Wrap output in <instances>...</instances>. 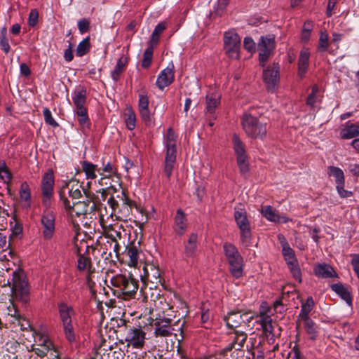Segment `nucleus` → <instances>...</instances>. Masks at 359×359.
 <instances>
[{
    "instance_id": "18",
    "label": "nucleus",
    "mask_w": 359,
    "mask_h": 359,
    "mask_svg": "<svg viewBox=\"0 0 359 359\" xmlns=\"http://www.w3.org/2000/svg\"><path fill=\"white\" fill-rule=\"evenodd\" d=\"M143 271V275H141L142 281H149L156 285L161 283L160 269L154 264H144Z\"/></svg>"
},
{
    "instance_id": "25",
    "label": "nucleus",
    "mask_w": 359,
    "mask_h": 359,
    "mask_svg": "<svg viewBox=\"0 0 359 359\" xmlns=\"http://www.w3.org/2000/svg\"><path fill=\"white\" fill-rule=\"evenodd\" d=\"M138 107L143 121L149 123L151 121V114L149 109V98L146 95H139Z\"/></svg>"
},
{
    "instance_id": "57",
    "label": "nucleus",
    "mask_w": 359,
    "mask_h": 359,
    "mask_svg": "<svg viewBox=\"0 0 359 359\" xmlns=\"http://www.w3.org/2000/svg\"><path fill=\"white\" fill-rule=\"evenodd\" d=\"M107 203L109 204V207L111 209L110 215L112 216L113 215H115L117 216V211L119 208V199L117 200L114 196H111L107 200Z\"/></svg>"
},
{
    "instance_id": "51",
    "label": "nucleus",
    "mask_w": 359,
    "mask_h": 359,
    "mask_svg": "<svg viewBox=\"0 0 359 359\" xmlns=\"http://www.w3.org/2000/svg\"><path fill=\"white\" fill-rule=\"evenodd\" d=\"M318 91V86L317 85L313 86L311 93L309 95L306 99V104L312 109L315 107V104L317 100L316 94Z\"/></svg>"
},
{
    "instance_id": "38",
    "label": "nucleus",
    "mask_w": 359,
    "mask_h": 359,
    "mask_svg": "<svg viewBox=\"0 0 359 359\" xmlns=\"http://www.w3.org/2000/svg\"><path fill=\"white\" fill-rule=\"evenodd\" d=\"M304 322V327L310 339L315 340L317 337V326L310 318L302 319Z\"/></svg>"
},
{
    "instance_id": "7",
    "label": "nucleus",
    "mask_w": 359,
    "mask_h": 359,
    "mask_svg": "<svg viewBox=\"0 0 359 359\" xmlns=\"http://www.w3.org/2000/svg\"><path fill=\"white\" fill-rule=\"evenodd\" d=\"M176 142L177 135L173 130L169 128L166 134V154L164 161V172L168 179L172 175L176 161Z\"/></svg>"
},
{
    "instance_id": "60",
    "label": "nucleus",
    "mask_w": 359,
    "mask_h": 359,
    "mask_svg": "<svg viewBox=\"0 0 359 359\" xmlns=\"http://www.w3.org/2000/svg\"><path fill=\"white\" fill-rule=\"evenodd\" d=\"M135 114L133 111H130L128 118L126 120V126L130 130H133L135 127Z\"/></svg>"
},
{
    "instance_id": "30",
    "label": "nucleus",
    "mask_w": 359,
    "mask_h": 359,
    "mask_svg": "<svg viewBox=\"0 0 359 359\" xmlns=\"http://www.w3.org/2000/svg\"><path fill=\"white\" fill-rule=\"evenodd\" d=\"M232 141L233 148L236 155V158H246L248 155L245 150V146L236 133L233 134Z\"/></svg>"
},
{
    "instance_id": "32",
    "label": "nucleus",
    "mask_w": 359,
    "mask_h": 359,
    "mask_svg": "<svg viewBox=\"0 0 359 359\" xmlns=\"http://www.w3.org/2000/svg\"><path fill=\"white\" fill-rule=\"evenodd\" d=\"M128 62V57H121L117 62L114 69L111 72V77L114 81H117L124 71V68Z\"/></svg>"
},
{
    "instance_id": "26",
    "label": "nucleus",
    "mask_w": 359,
    "mask_h": 359,
    "mask_svg": "<svg viewBox=\"0 0 359 359\" xmlns=\"http://www.w3.org/2000/svg\"><path fill=\"white\" fill-rule=\"evenodd\" d=\"M331 289L336 292L349 306L352 305V297L348 287L342 283H334L331 285Z\"/></svg>"
},
{
    "instance_id": "50",
    "label": "nucleus",
    "mask_w": 359,
    "mask_h": 359,
    "mask_svg": "<svg viewBox=\"0 0 359 359\" xmlns=\"http://www.w3.org/2000/svg\"><path fill=\"white\" fill-rule=\"evenodd\" d=\"M261 325H262V330L266 336L268 334H272L273 326L271 324V319L269 316H262Z\"/></svg>"
},
{
    "instance_id": "62",
    "label": "nucleus",
    "mask_w": 359,
    "mask_h": 359,
    "mask_svg": "<svg viewBox=\"0 0 359 359\" xmlns=\"http://www.w3.org/2000/svg\"><path fill=\"white\" fill-rule=\"evenodd\" d=\"M15 224L11 227L12 235L18 236L22 233V225L20 222H18L15 218Z\"/></svg>"
},
{
    "instance_id": "63",
    "label": "nucleus",
    "mask_w": 359,
    "mask_h": 359,
    "mask_svg": "<svg viewBox=\"0 0 359 359\" xmlns=\"http://www.w3.org/2000/svg\"><path fill=\"white\" fill-rule=\"evenodd\" d=\"M344 184H340L337 185V190L339 194V195L341 198H348L352 196V192L345 190L344 189Z\"/></svg>"
},
{
    "instance_id": "49",
    "label": "nucleus",
    "mask_w": 359,
    "mask_h": 359,
    "mask_svg": "<svg viewBox=\"0 0 359 359\" xmlns=\"http://www.w3.org/2000/svg\"><path fill=\"white\" fill-rule=\"evenodd\" d=\"M287 266L293 278L299 283H302V273L298 264V261L292 264H289Z\"/></svg>"
},
{
    "instance_id": "53",
    "label": "nucleus",
    "mask_w": 359,
    "mask_h": 359,
    "mask_svg": "<svg viewBox=\"0 0 359 359\" xmlns=\"http://www.w3.org/2000/svg\"><path fill=\"white\" fill-rule=\"evenodd\" d=\"M20 196L22 200L29 201L31 198L30 189L28 184L24 182L21 184L20 190Z\"/></svg>"
},
{
    "instance_id": "3",
    "label": "nucleus",
    "mask_w": 359,
    "mask_h": 359,
    "mask_svg": "<svg viewBox=\"0 0 359 359\" xmlns=\"http://www.w3.org/2000/svg\"><path fill=\"white\" fill-rule=\"evenodd\" d=\"M243 129L246 135L252 139L263 140L267 135V123L263 120L245 113L241 117Z\"/></svg>"
},
{
    "instance_id": "22",
    "label": "nucleus",
    "mask_w": 359,
    "mask_h": 359,
    "mask_svg": "<svg viewBox=\"0 0 359 359\" xmlns=\"http://www.w3.org/2000/svg\"><path fill=\"white\" fill-rule=\"evenodd\" d=\"M86 90L81 87L76 89L72 95V101L75 106V111H81L87 109L84 105L86 102Z\"/></svg>"
},
{
    "instance_id": "24",
    "label": "nucleus",
    "mask_w": 359,
    "mask_h": 359,
    "mask_svg": "<svg viewBox=\"0 0 359 359\" xmlns=\"http://www.w3.org/2000/svg\"><path fill=\"white\" fill-rule=\"evenodd\" d=\"M60 320L62 325L66 323L72 322V316L74 315V311L72 306L67 303L62 302L57 304Z\"/></svg>"
},
{
    "instance_id": "2",
    "label": "nucleus",
    "mask_w": 359,
    "mask_h": 359,
    "mask_svg": "<svg viewBox=\"0 0 359 359\" xmlns=\"http://www.w3.org/2000/svg\"><path fill=\"white\" fill-rule=\"evenodd\" d=\"M122 323L117 331L119 334V341L122 344L125 341L128 346L134 348H142L145 344L146 332L140 327L128 325L125 320H122Z\"/></svg>"
},
{
    "instance_id": "12",
    "label": "nucleus",
    "mask_w": 359,
    "mask_h": 359,
    "mask_svg": "<svg viewBox=\"0 0 359 359\" xmlns=\"http://www.w3.org/2000/svg\"><path fill=\"white\" fill-rule=\"evenodd\" d=\"M224 49L226 55L231 58H238L241 47V38L234 32H226L224 36Z\"/></svg>"
},
{
    "instance_id": "64",
    "label": "nucleus",
    "mask_w": 359,
    "mask_h": 359,
    "mask_svg": "<svg viewBox=\"0 0 359 359\" xmlns=\"http://www.w3.org/2000/svg\"><path fill=\"white\" fill-rule=\"evenodd\" d=\"M353 270L359 278V255H355L351 260Z\"/></svg>"
},
{
    "instance_id": "20",
    "label": "nucleus",
    "mask_w": 359,
    "mask_h": 359,
    "mask_svg": "<svg viewBox=\"0 0 359 359\" xmlns=\"http://www.w3.org/2000/svg\"><path fill=\"white\" fill-rule=\"evenodd\" d=\"M54 175L52 170L46 172L41 181V191L43 196L52 197L53 194Z\"/></svg>"
},
{
    "instance_id": "35",
    "label": "nucleus",
    "mask_w": 359,
    "mask_h": 359,
    "mask_svg": "<svg viewBox=\"0 0 359 359\" xmlns=\"http://www.w3.org/2000/svg\"><path fill=\"white\" fill-rule=\"evenodd\" d=\"M90 48V36H87L79 43L76 50V56L83 57L89 53Z\"/></svg>"
},
{
    "instance_id": "39",
    "label": "nucleus",
    "mask_w": 359,
    "mask_h": 359,
    "mask_svg": "<svg viewBox=\"0 0 359 359\" xmlns=\"http://www.w3.org/2000/svg\"><path fill=\"white\" fill-rule=\"evenodd\" d=\"M62 325L63 332L66 339L73 343L76 341V334L72 322L64 323Z\"/></svg>"
},
{
    "instance_id": "14",
    "label": "nucleus",
    "mask_w": 359,
    "mask_h": 359,
    "mask_svg": "<svg viewBox=\"0 0 359 359\" xmlns=\"http://www.w3.org/2000/svg\"><path fill=\"white\" fill-rule=\"evenodd\" d=\"M172 319L168 318H157L154 320V335L156 337L171 336L175 329L172 326Z\"/></svg>"
},
{
    "instance_id": "28",
    "label": "nucleus",
    "mask_w": 359,
    "mask_h": 359,
    "mask_svg": "<svg viewBox=\"0 0 359 359\" xmlns=\"http://www.w3.org/2000/svg\"><path fill=\"white\" fill-rule=\"evenodd\" d=\"M314 273L316 276L323 278L337 276V273L334 269L330 265L327 264L317 265L314 269Z\"/></svg>"
},
{
    "instance_id": "31",
    "label": "nucleus",
    "mask_w": 359,
    "mask_h": 359,
    "mask_svg": "<svg viewBox=\"0 0 359 359\" xmlns=\"http://www.w3.org/2000/svg\"><path fill=\"white\" fill-rule=\"evenodd\" d=\"M77 269L80 271H83L86 269L88 270V273L90 274L93 272L92 270V262L89 257H86L84 255L81 254L80 249H77Z\"/></svg>"
},
{
    "instance_id": "29",
    "label": "nucleus",
    "mask_w": 359,
    "mask_h": 359,
    "mask_svg": "<svg viewBox=\"0 0 359 359\" xmlns=\"http://www.w3.org/2000/svg\"><path fill=\"white\" fill-rule=\"evenodd\" d=\"M221 95L216 91L209 93L206 95V111L210 114L215 112L220 103Z\"/></svg>"
},
{
    "instance_id": "52",
    "label": "nucleus",
    "mask_w": 359,
    "mask_h": 359,
    "mask_svg": "<svg viewBox=\"0 0 359 359\" xmlns=\"http://www.w3.org/2000/svg\"><path fill=\"white\" fill-rule=\"evenodd\" d=\"M49 345H43V346H38L33 348L34 353L39 357H45L48 352L54 348L53 343H48Z\"/></svg>"
},
{
    "instance_id": "46",
    "label": "nucleus",
    "mask_w": 359,
    "mask_h": 359,
    "mask_svg": "<svg viewBox=\"0 0 359 359\" xmlns=\"http://www.w3.org/2000/svg\"><path fill=\"white\" fill-rule=\"evenodd\" d=\"M236 163L239 168L240 173L246 176L250 170L248 157L236 158Z\"/></svg>"
},
{
    "instance_id": "19",
    "label": "nucleus",
    "mask_w": 359,
    "mask_h": 359,
    "mask_svg": "<svg viewBox=\"0 0 359 359\" xmlns=\"http://www.w3.org/2000/svg\"><path fill=\"white\" fill-rule=\"evenodd\" d=\"M188 223L185 213L182 209H178L174 217V231L179 236L185 233L187 229Z\"/></svg>"
},
{
    "instance_id": "41",
    "label": "nucleus",
    "mask_w": 359,
    "mask_h": 359,
    "mask_svg": "<svg viewBox=\"0 0 359 359\" xmlns=\"http://www.w3.org/2000/svg\"><path fill=\"white\" fill-rule=\"evenodd\" d=\"M8 314L11 315V317L14 318L15 321H13V323H17L22 330H28L31 328L29 322L18 313L16 310H14L13 314Z\"/></svg>"
},
{
    "instance_id": "17",
    "label": "nucleus",
    "mask_w": 359,
    "mask_h": 359,
    "mask_svg": "<svg viewBox=\"0 0 359 359\" xmlns=\"http://www.w3.org/2000/svg\"><path fill=\"white\" fill-rule=\"evenodd\" d=\"M55 215L53 211L46 212L41 217V222L43 227V236L45 239H50L55 232Z\"/></svg>"
},
{
    "instance_id": "47",
    "label": "nucleus",
    "mask_w": 359,
    "mask_h": 359,
    "mask_svg": "<svg viewBox=\"0 0 359 359\" xmlns=\"http://www.w3.org/2000/svg\"><path fill=\"white\" fill-rule=\"evenodd\" d=\"M313 23L312 21H306L304 22V25H303V29H302V41H304V42H308L309 39H310V36H311V32L313 29Z\"/></svg>"
},
{
    "instance_id": "8",
    "label": "nucleus",
    "mask_w": 359,
    "mask_h": 359,
    "mask_svg": "<svg viewBox=\"0 0 359 359\" xmlns=\"http://www.w3.org/2000/svg\"><path fill=\"white\" fill-rule=\"evenodd\" d=\"M234 219L241 231V240L245 247L250 245L251 229L247 212L243 208H234Z\"/></svg>"
},
{
    "instance_id": "44",
    "label": "nucleus",
    "mask_w": 359,
    "mask_h": 359,
    "mask_svg": "<svg viewBox=\"0 0 359 359\" xmlns=\"http://www.w3.org/2000/svg\"><path fill=\"white\" fill-rule=\"evenodd\" d=\"M0 46L2 50L6 53H8L11 47L8 43V39H7V29L6 27H3L1 29L0 33Z\"/></svg>"
},
{
    "instance_id": "33",
    "label": "nucleus",
    "mask_w": 359,
    "mask_h": 359,
    "mask_svg": "<svg viewBox=\"0 0 359 359\" xmlns=\"http://www.w3.org/2000/svg\"><path fill=\"white\" fill-rule=\"evenodd\" d=\"M314 304V301L312 297H309L306 302L302 304L301 311L299 316L301 319L309 318V314L312 311Z\"/></svg>"
},
{
    "instance_id": "48",
    "label": "nucleus",
    "mask_w": 359,
    "mask_h": 359,
    "mask_svg": "<svg viewBox=\"0 0 359 359\" xmlns=\"http://www.w3.org/2000/svg\"><path fill=\"white\" fill-rule=\"evenodd\" d=\"M329 46L328 34L325 32H321L318 45V50L325 53L327 50Z\"/></svg>"
},
{
    "instance_id": "42",
    "label": "nucleus",
    "mask_w": 359,
    "mask_h": 359,
    "mask_svg": "<svg viewBox=\"0 0 359 359\" xmlns=\"http://www.w3.org/2000/svg\"><path fill=\"white\" fill-rule=\"evenodd\" d=\"M75 113L78 116V121L81 127L83 129L89 128L90 126V122L88 116L87 109L75 111Z\"/></svg>"
},
{
    "instance_id": "55",
    "label": "nucleus",
    "mask_w": 359,
    "mask_h": 359,
    "mask_svg": "<svg viewBox=\"0 0 359 359\" xmlns=\"http://www.w3.org/2000/svg\"><path fill=\"white\" fill-rule=\"evenodd\" d=\"M34 341L38 346H43V345H49L48 343H53L46 335L41 332L36 333Z\"/></svg>"
},
{
    "instance_id": "43",
    "label": "nucleus",
    "mask_w": 359,
    "mask_h": 359,
    "mask_svg": "<svg viewBox=\"0 0 359 359\" xmlns=\"http://www.w3.org/2000/svg\"><path fill=\"white\" fill-rule=\"evenodd\" d=\"M154 53V47L152 44H149L147 48L145 50L143 55V60L142 62V67L144 69H147L150 67L152 61Z\"/></svg>"
},
{
    "instance_id": "34",
    "label": "nucleus",
    "mask_w": 359,
    "mask_h": 359,
    "mask_svg": "<svg viewBox=\"0 0 359 359\" xmlns=\"http://www.w3.org/2000/svg\"><path fill=\"white\" fill-rule=\"evenodd\" d=\"M261 212L265 218L271 222H278L280 221V217L276 213L275 210L271 205L262 207Z\"/></svg>"
},
{
    "instance_id": "23",
    "label": "nucleus",
    "mask_w": 359,
    "mask_h": 359,
    "mask_svg": "<svg viewBox=\"0 0 359 359\" xmlns=\"http://www.w3.org/2000/svg\"><path fill=\"white\" fill-rule=\"evenodd\" d=\"M198 235L192 233L189 235L187 242L184 243V253L187 257H194L198 249Z\"/></svg>"
},
{
    "instance_id": "36",
    "label": "nucleus",
    "mask_w": 359,
    "mask_h": 359,
    "mask_svg": "<svg viewBox=\"0 0 359 359\" xmlns=\"http://www.w3.org/2000/svg\"><path fill=\"white\" fill-rule=\"evenodd\" d=\"M341 137L343 139H351L359 135V125L351 124L343 129L341 131Z\"/></svg>"
},
{
    "instance_id": "37",
    "label": "nucleus",
    "mask_w": 359,
    "mask_h": 359,
    "mask_svg": "<svg viewBox=\"0 0 359 359\" xmlns=\"http://www.w3.org/2000/svg\"><path fill=\"white\" fill-rule=\"evenodd\" d=\"M328 174L330 176H333L335 178V182L337 184H344L345 178L344 172L341 169L335 166L328 167Z\"/></svg>"
},
{
    "instance_id": "11",
    "label": "nucleus",
    "mask_w": 359,
    "mask_h": 359,
    "mask_svg": "<svg viewBox=\"0 0 359 359\" xmlns=\"http://www.w3.org/2000/svg\"><path fill=\"white\" fill-rule=\"evenodd\" d=\"M250 314L249 312L241 313V311H231L224 316V320L226 326L233 330L243 325L249 326V323L253 318V316Z\"/></svg>"
},
{
    "instance_id": "10",
    "label": "nucleus",
    "mask_w": 359,
    "mask_h": 359,
    "mask_svg": "<svg viewBox=\"0 0 359 359\" xmlns=\"http://www.w3.org/2000/svg\"><path fill=\"white\" fill-rule=\"evenodd\" d=\"M117 198L119 199V208L117 211V218L119 219H130L133 208H135L137 211H141L136 202L131 200L123 191L120 195H117Z\"/></svg>"
},
{
    "instance_id": "59",
    "label": "nucleus",
    "mask_w": 359,
    "mask_h": 359,
    "mask_svg": "<svg viewBox=\"0 0 359 359\" xmlns=\"http://www.w3.org/2000/svg\"><path fill=\"white\" fill-rule=\"evenodd\" d=\"M230 0H218L217 7L215 8V13L217 15H222Z\"/></svg>"
},
{
    "instance_id": "56",
    "label": "nucleus",
    "mask_w": 359,
    "mask_h": 359,
    "mask_svg": "<svg viewBox=\"0 0 359 359\" xmlns=\"http://www.w3.org/2000/svg\"><path fill=\"white\" fill-rule=\"evenodd\" d=\"M78 28L81 34L88 32L90 29V20L87 18H82L78 22Z\"/></svg>"
},
{
    "instance_id": "1",
    "label": "nucleus",
    "mask_w": 359,
    "mask_h": 359,
    "mask_svg": "<svg viewBox=\"0 0 359 359\" xmlns=\"http://www.w3.org/2000/svg\"><path fill=\"white\" fill-rule=\"evenodd\" d=\"M110 282L116 288L114 294L118 297L124 299L135 298L139 287V281L130 273L117 274L111 278Z\"/></svg>"
},
{
    "instance_id": "9",
    "label": "nucleus",
    "mask_w": 359,
    "mask_h": 359,
    "mask_svg": "<svg viewBox=\"0 0 359 359\" xmlns=\"http://www.w3.org/2000/svg\"><path fill=\"white\" fill-rule=\"evenodd\" d=\"M276 48L275 36L269 34L267 36H262L257 45V50L259 53V65L264 67L266 62L272 55Z\"/></svg>"
},
{
    "instance_id": "21",
    "label": "nucleus",
    "mask_w": 359,
    "mask_h": 359,
    "mask_svg": "<svg viewBox=\"0 0 359 359\" xmlns=\"http://www.w3.org/2000/svg\"><path fill=\"white\" fill-rule=\"evenodd\" d=\"M140 250L135 242L129 243L125 250V255L128 257V265L132 267H136L138 264L139 254Z\"/></svg>"
},
{
    "instance_id": "61",
    "label": "nucleus",
    "mask_w": 359,
    "mask_h": 359,
    "mask_svg": "<svg viewBox=\"0 0 359 359\" xmlns=\"http://www.w3.org/2000/svg\"><path fill=\"white\" fill-rule=\"evenodd\" d=\"M244 48L252 52L255 50V43L251 37H245L243 41Z\"/></svg>"
},
{
    "instance_id": "45",
    "label": "nucleus",
    "mask_w": 359,
    "mask_h": 359,
    "mask_svg": "<svg viewBox=\"0 0 359 359\" xmlns=\"http://www.w3.org/2000/svg\"><path fill=\"white\" fill-rule=\"evenodd\" d=\"M283 255L287 264H292L297 261L294 251L290 247H285L282 249Z\"/></svg>"
},
{
    "instance_id": "13",
    "label": "nucleus",
    "mask_w": 359,
    "mask_h": 359,
    "mask_svg": "<svg viewBox=\"0 0 359 359\" xmlns=\"http://www.w3.org/2000/svg\"><path fill=\"white\" fill-rule=\"evenodd\" d=\"M230 343L223 349V353L231 351L233 349L243 351L244 345L248 339V334L244 331L233 330L228 333Z\"/></svg>"
},
{
    "instance_id": "58",
    "label": "nucleus",
    "mask_w": 359,
    "mask_h": 359,
    "mask_svg": "<svg viewBox=\"0 0 359 359\" xmlns=\"http://www.w3.org/2000/svg\"><path fill=\"white\" fill-rule=\"evenodd\" d=\"M39 20V11L37 9H32L29 14L28 25L30 27H34L36 25Z\"/></svg>"
},
{
    "instance_id": "6",
    "label": "nucleus",
    "mask_w": 359,
    "mask_h": 359,
    "mask_svg": "<svg viewBox=\"0 0 359 359\" xmlns=\"http://www.w3.org/2000/svg\"><path fill=\"white\" fill-rule=\"evenodd\" d=\"M72 181L65 182V184L59 190V196L60 200L62 201L63 205L65 210L69 212H75L76 215L79 213L75 210L74 207L76 205H83L86 208L88 205L90 201L87 200L86 202L78 201L74 202L73 205L70 204L68 200L67 195L72 199H79L81 197V191L79 189L81 186H79L78 182L74 185H72L70 188Z\"/></svg>"
},
{
    "instance_id": "4",
    "label": "nucleus",
    "mask_w": 359,
    "mask_h": 359,
    "mask_svg": "<svg viewBox=\"0 0 359 359\" xmlns=\"http://www.w3.org/2000/svg\"><path fill=\"white\" fill-rule=\"evenodd\" d=\"M8 285L12 284V292L17 301L26 304L30 299V288L25 272L22 269H18L13 272L11 282L8 281Z\"/></svg>"
},
{
    "instance_id": "54",
    "label": "nucleus",
    "mask_w": 359,
    "mask_h": 359,
    "mask_svg": "<svg viewBox=\"0 0 359 359\" xmlns=\"http://www.w3.org/2000/svg\"><path fill=\"white\" fill-rule=\"evenodd\" d=\"M43 114L44 116L46 123L51 126L53 128H56L58 126V123L53 118L51 111L49 109L45 108L43 111Z\"/></svg>"
},
{
    "instance_id": "15",
    "label": "nucleus",
    "mask_w": 359,
    "mask_h": 359,
    "mask_svg": "<svg viewBox=\"0 0 359 359\" xmlns=\"http://www.w3.org/2000/svg\"><path fill=\"white\" fill-rule=\"evenodd\" d=\"M279 65L273 63L263 72V79L268 90H273L279 78Z\"/></svg>"
},
{
    "instance_id": "40",
    "label": "nucleus",
    "mask_w": 359,
    "mask_h": 359,
    "mask_svg": "<svg viewBox=\"0 0 359 359\" xmlns=\"http://www.w3.org/2000/svg\"><path fill=\"white\" fill-rule=\"evenodd\" d=\"M83 170L85 172L86 177L88 179L94 180L96 178L97 175L95 171L97 170V165L93 164L90 162L84 161L82 162L81 165Z\"/></svg>"
},
{
    "instance_id": "27",
    "label": "nucleus",
    "mask_w": 359,
    "mask_h": 359,
    "mask_svg": "<svg viewBox=\"0 0 359 359\" xmlns=\"http://www.w3.org/2000/svg\"><path fill=\"white\" fill-rule=\"evenodd\" d=\"M310 53L307 50H302L298 60V75L303 78L308 69L309 65Z\"/></svg>"
},
{
    "instance_id": "16",
    "label": "nucleus",
    "mask_w": 359,
    "mask_h": 359,
    "mask_svg": "<svg viewBox=\"0 0 359 359\" xmlns=\"http://www.w3.org/2000/svg\"><path fill=\"white\" fill-rule=\"evenodd\" d=\"M174 65L170 62L168 67L162 70L156 79V86L160 90H163L165 87L170 86L175 78Z\"/></svg>"
},
{
    "instance_id": "5",
    "label": "nucleus",
    "mask_w": 359,
    "mask_h": 359,
    "mask_svg": "<svg viewBox=\"0 0 359 359\" xmlns=\"http://www.w3.org/2000/svg\"><path fill=\"white\" fill-rule=\"evenodd\" d=\"M223 251L229 264V272L234 278H241L243 272V259L237 248L231 243L225 242Z\"/></svg>"
}]
</instances>
